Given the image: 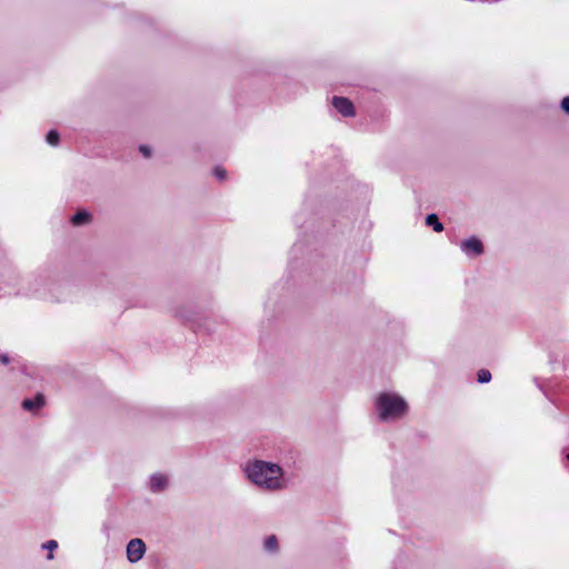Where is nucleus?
I'll list each match as a JSON object with an SVG mask.
<instances>
[{
	"label": "nucleus",
	"mask_w": 569,
	"mask_h": 569,
	"mask_svg": "<svg viewBox=\"0 0 569 569\" xmlns=\"http://www.w3.org/2000/svg\"><path fill=\"white\" fill-rule=\"evenodd\" d=\"M241 470L248 482L266 492H280L289 486L283 468L277 462L250 459Z\"/></svg>",
	"instance_id": "obj_1"
},
{
	"label": "nucleus",
	"mask_w": 569,
	"mask_h": 569,
	"mask_svg": "<svg viewBox=\"0 0 569 569\" xmlns=\"http://www.w3.org/2000/svg\"><path fill=\"white\" fill-rule=\"evenodd\" d=\"M409 409L407 399L393 390L379 391L373 397V411L380 422L400 421L407 417Z\"/></svg>",
	"instance_id": "obj_2"
},
{
	"label": "nucleus",
	"mask_w": 569,
	"mask_h": 569,
	"mask_svg": "<svg viewBox=\"0 0 569 569\" xmlns=\"http://www.w3.org/2000/svg\"><path fill=\"white\" fill-rule=\"evenodd\" d=\"M146 543L139 539V538H134V539H131L128 545H127V549H126V555H127V559L130 563H136L138 561H140L144 553H146Z\"/></svg>",
	"instance_id": "obj_3"
},
{
	"label": "nucleus",
	"mask_w": 569,
	"mask_h": 569,
	"mask_svg": "<svg viewBox=\"0 0 569 569\" xmlns=\"http://www.w3.org/2000/svg\"><path fill=\"white\" fill-rule=\"evenodd\" d=\"M460 249L469 257H478L483 252L482 242L476 237H471L462 241L460 243Z\"/></svg>",
	"instance_id": "obj_4"
},
{
	"label": "nucleus",
	"mask_w": 569,
	"mask_h": 569,
	"mask_svg": "<svg viewBox=\"0 0 569 569\" xmlns=\"http://www.w3.org/2000/svg\"><path fill=\"white\" fill-rule=\"evenodd\" d=\"M332 106L337 109L339 113H341L343 117H353L355 116V108L352 102L343 97H333L332 98Z\"/></svg>",
	"instance_id": "obj_5"
},
{
	"label": "nucleus",
	"mask_w": 569,
	"mask_h": 569,
	"mask_svg": "<svg viewBox=\"0 0 569 569\" xmlns=\"http://www.w3.org/2000/svg\"><path fill=\"white\" fill-rule=\"evenodd\" d=\"M168 486V477L163 473H153L150 477V489L153 492H160Z\"/></svg>",
	"instance_id": "obj_6"
},
{
	"label": "nucleus",
	"mask_w": 569,
	"mask_h": 569,
	"mask_svg": "<svg viewBox=\"0 0 569 569\" xmlns=\"http://www.w3.org/2000/svg\"><path fill=\"white\" fill-rule=\"evenodd\" d=\"M44 398L41 395H38L34 399H24L22 402V408L32 411L39 409L43 406Z\"/></svg>",
	"instance_id": "obj_7"
},
{
	"label": "nucleus",
	"mask_w": 569,
	"mask_h": 569,
	"mask_svg": "<svg viewBox=\"0 0 569 569\" xmlns=\"http://www.w3.org/2000/svg\"><path fill=\"white\" fill-rule=\"evenodd\" d=\"M73 226H83L91 221V214L88 211H79L73 214L70 219Z\"/></svg>",
	"instance_id": "obj_8"
},
{
	"label": "nucleus",
	"mask_w": 569,
	"mask_h": 569,
	"mask_svg": "<svg viewBox=\"0 0 569 569\" xmlns=\"http://www.w3.org/2000/svg\"><path fill=\"white\" fill-rule=\"evenodd\" d=\"M263 549L267 551V552H270V553H276L278 552L279 550V545H278V539L274 535H271V536H268L264 540H263Z\"/></svg>",
	"instance_id": "obj_9"
},
{
	"label": "nucleus",
	"mask_w": 569,
	"mask_h": 569,
	"mask_svg": "<svg viewBox=\"0 0 569 569\" xmlns=\"http://www.w3.org/2000/svg\"><path fill=\"white\" fill-rule=\"evenodd\" d=\"M426 224L431 227L436 232H441L443 230V224L439 221L436 213H430L426 217Z\"/></svg>",
	"instance_id": "obj_10"
},
{
	"label": "nucleus",
	"mask_w": 569,
	"mask_h": 569,
	"mask_svg": "<svg viewBox=\"0 0 569 569\" xmlns=\"http://www.w3.org/2000/svg\"><path fill=\"white\" fill-rule=\"evenodd\" d=\"M42 548L49 550L47 559L52 560L53 551L58 548V542L56 540H48L47 542L42 543Z\"/></svg>",
	"instance_id": "obj_11"
},
{
	"label": "nucleus",
	"mask_w": 569,
	"mask_h": 569,
	"mask_svg": "<svg viewBox=\"0 0 569 569\" xmlns=\"http://www.w3.org/2000/svg\"><path fill=\"white\" fill-rule=\"evenodd\" d=\"M46 140L50 146L56 147L60 141V136L56 130H50L46 137Z\"/></svg>",
	"instance_id": "obj_12"
},
{
	"label": "nucleus",
	"mask_w": 569,
	"mask_h": 569,
	"mask_svg": "<svg viewBox=\"0 0 569 569\" xmlns=\"http://www.w3.org/2000/svg\"><path fill=\"white\" fill-rule=\"evenodd\" d=\"M477 380L479 383H487L491 380V373L487 369H481L477 373Z\"/></svg>",
	"instance_id": "obj_13"
},
{
	"label": "nucleus",
	"mask_w": 569,
	"mask_h": 569,
	"mask_svg": "<svg viewBox=\"0 0 569 569\" xmlns=\"http://www.w3.org/2000/svg\"><path fill=\"white\" fill-rule=\"evenodd\" d=\"M213 176L219 180H224L227 177V171L221 167H216L213 170Z\"/></svg>",
	"instance_id": "obj_14"
},
{
	"label": "nucleus",
	"mask_w": 569,
	"mask_h": 569,
	"mask_svg": "<svg viewBox=\"0 0 569 569\" xmlns=\"http://www.w3.org/2000/svg\"><path fill=\"white\" fill-rule=\"evenodd\" d=\"M139 150L140 152L146 157V158H150L151 157V148L146 146V144H141L139 147Z\"/></svg>",
	"instance_id": "obj_15"
},
{
	"label": "nucleus",
	"mask_w": 569,
	"mask_h": 569,
	"mask_svg": "<svg viewBox=\"0 0 569 569\" xmlns=\"http://www.w3.org/2000/svg\"><path fill=\"white\" fill-rule=\"evenodd\" d=\"M562 110L569 114V97H565L561 101Z\"/></svg>",
	"instance_id": "obj_16"
},
{
	"label": "nucleus",
	"mask_w": 569,
	"mask_h": 569,
	"mask_svg": "<svg viewBox=\"0 0 569 569\" xmlns=\"http://www.w3.org/2000/svg\"><path fill=\"white\" fill-rule=\"evenodd\" d=\"M0 362L7 365L9 362V357L7 355L0 356Z\"/></svg>",
	"instance_id": "obj_17"
},
{
	"label": "nucleus",
	"mask_w": 569,
	"mask_h": 569,
	"mask_svg": "<svg viewBox=\"0 0 569 569\" xmlns=\"http://www.w3.org/2000/svg\"><path fill=\"white\" fill-rule=\"evenodd\" d=\"M567 459L569 460V453L567 455Z\"/></svg>",
	"instance_id": "obj_18"
}]
</instances>
